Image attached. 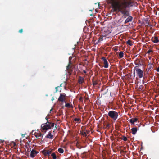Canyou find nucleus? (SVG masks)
I'll return each mask as SVG.
<instances>
[{
    "mask_svg": "<svg viewBox=\"0 0 159 159\" xmlns=\"http://www.w3.org/2000/svg\"><path fill=\"white\" fill-rule=\"evenodd\" d=\"M107 2L112 5V7L114 12L118 11L123 14V17L125 18L126 16H129V11L126 10L127 2H122L117 0H107Z\"/></svg>",
    "mask_w": 159,
    "mask_h": 159,
    "instance_id": "obj_1",
    "label": "nucleus"
},
{
    "mask_svg": "<svg viewBox=\"0 0 159 159\" xmlns=\"http://www.w3.org/2000/svg\"><path fill=\"white\" fill-rule=\"evenodd\" d=\"M108 116L114 121H115L118 117V113L114 111H110L108 113Z\"/></svg>",
    "mask_w": 159,
    "mask_h": 159,
    "instance_id": "obj_2",
    "label": "nucleus"
},
{
    "mask_svg": "<svg viewBox=\"0 0 159 159\" xmlns=\"http://www.w3.org/2000/svg\"><path fill=\"white\" fill-rule=\"evenodd\" d=\"M41 128L42 129V131L45 133L48 130L51 129V127L50 124L45 123L41 125Z\"/></svg>",
    "mask_w": 159,
    "mask_h": 159,
    "instance_id": "obj_3",
    "label": "nucleus"
},
{
    "mask_svg": "<svg viewBox=\"0 0 159 159\" xmlns=\"http://www.w3.org/2000/svg\"><path fill=\"white\" fill-rule=\"evenodd\" d=\"M66 95L65 94L61 93L60 96L58 99V101L60 102H66L65 98Z\"/></svg>",
    "mask_w": 159,
    "mask_h": 159,
    "instance_id": "obj_4",
    "label": "nucleus"
},
{
    "mask_svg": "<svg viewBox=\"0 0 159 159\" xmlns=\"http://www.w3.org/2000/svg\"><path fill=\"white\" fill-rule=\"evenodd\" d=\"M136 70L137 75L139 78H142L143 75V71L140 68L137 69Z\"/></svg>",
    "mask_w": 159,
    "mask_h": 159,
    "instance_id": "obj_5",
    "label": "nucleus"
},
{
    "mask_svg": "<svg viewBox=\"0 0 159 159\" xmlns=\"http://www.w3.org/2000/svg\"><path fill=\"white\" fill-rule=\"evenodd\" d=\"M101 59L103 61V64H104L103 66L104 67L106 68H108V62L106 58L105 57H102Z\"/></svg>",
    "mask_w": 159,
    "mask_h": 159,
    "instance_id": "obj_6",
    "label": "nucleus"
},
{
    "mask_svg": "<svg viewBox=\"0 0 159 159\" xmlns=\"http://www.w3.org/2000/svg\"><path fill=\"white\" fill-rule=\"evenodd\" d=\"M38 152L35 150L33 149L31 152L30 156L32 158H34L37 154Z\"/></svg>",
    "mask_w": 159,
    "mask_h": 159,
    "instance_id": "obj_7",
    "label": "nucleus"
},
{
    "mask_svg": "<svg viewBox=\"0 0 159 159\" xmlns=\"http://www.w3.org/2000/svg\"><path fill=\"white\" fill-rule=\"evenodd\" d=\"M72 67V64L71 62L69 63L68 65L66 66V69L68 70V72L70 73L71 72L72 70H70V69Z\"/></svg>",
    "mask_w": 159,
    "mask_h": 159,
    "instance_id": "obj_8",
    "label": "nucleus"
},
{
    "mask_svg": "<svg viewBox=\"0 0 159 159\" xmlns=\"http://www.w3.org/2000/svg\"><path fill=\"white\" fill-rule=\"evenodd\" d=\"M42 153L44 155V156L45 157L48 156L49 153H50V151L49 150H43L42 151Z\"/></svg>",
    "mask_w": 159,
    "mask_h": 159,
    "instance_id": "obj_9",
    "label": "nucleus"
},
{
    "mask_svg": "<svg viewBox=\"0 0 159 159\" xmlns=\"http://www.w3.org/2000/svg\"><path fill=\"white\" fill-rule=\"evenodd\" d=\"M133 19V17L131 16H129L126 19L124 22V24H126L127 23L131 21Z\"/></svg>",
    "mask_w": 159,
    "mask_h": 159,
    "instance_id": "obj_10",
    "label": "nucleus"
},
{
    "mask_svg": "<svg viewBox=\"0 0 159 159\" xmlns=\"http://www.w3.org/2000/svg\"><path fill=\"white\" fill-rule=\"evenodd\" d=\"M152 42L155 43H157L159 41L157 37H152Z\"/></svg>",
    "mask_w": 159,
    "mask_h": 159,
    "instance_id": "obj_11",
    "label": "nucleus"
},
{
    "mask_svg": "<svg viewBox=\"0 0 159 159\" xmlns=\"http://www.w3.org/2000/svg\"><path fill=\"white\" fill-rule=\"evenodd\" d=\"M43 134H42L41 133H37L34 134V136L38 139H40L41 138H42Z\"/></svg>",
    "mask_w": 159,
    "mask_h": 159,
    "instance_id": "obj_12",
    "label": "nucleus"
},
{
    "mask_svg": "<svg viewBox=\"0 0 159 159\" xmlns=\"http://www.w3.org/2000/svg\"><path fill=\"white\" fill-rule=\"evenodd\" d=\"M138 120V119L137 118H132L131 119L129 120V122L132 125H134V123L136 122Z\"/></svg>",
    "mask_w": 159,
    "mask_h": 159,
    "instance_id": "obj_13",
    "label": "nucleus"
},
{
    "mask_svg": "<svg viewBox=\"0 0 159 159\" xmlns=\"http://www.w3.org/2000/svg\"><path fill=\"white\" fill-rule=\"evenodd\" d=\"M84 78L81 76H79V79L78 80V82L80 84H82L84 82Z\"/></svg>",
    "mask_w": 159,
    "mask_h": 159,
    "instance_id": "obj_14",
    "label": "nucleus"
},
{
    "mask_svg": "<svg viewBox=\"0 0 159 159\" xmlns=\"http://www.w3.org/2000/svg\"><path fill=\"white\" fill-rule=\"evenodd\" d=\"M131 131L133 135H135L136 134L137 131V129L136 127L133 128L131 129Z\"/></svg>",
    "mask_w": 159,
    "mask_h": 159,
    "instance_id": "obj_15",
    "label": "nucleus"
},
{
    "mask_svg": "<svg viewBox=\"0 0 159 159\" xmlns=\"http://www.w3.org/2000/svg\"><path fill=\"white\" fill-rule=\"evenodd\" d=\"M66 104L65 106L67 108H73V107L72 105V104H70V103H66V102H65Z\"/></svg>",
    "mask_w": 159,
    "mask_h": 159,
    "instance_id": "obj_16",
    "label": "nucleus"
},
{
    "mask_svg": "<svg viewBox=\"0 0 159 159\" xmlns=\"http://www.w3.org/2000/svg\"><path fill=\"white\" fill-rule=\"evenodd\" d=\"M148 68L147 69V71H149V70L151 69L152 67V64L150 63L149 64H148Z\"/></svg>",
    "mask_w": 159,
    "mask_h": 159,
    "instance_id": "obj_17",
    "label": "nucleus"
},
{
    "mask_svg": "<svg viewBox=\"0 0 159 159\" xmlns=\"http://www.w3.org/2000/svg\"><path fill=\"white\" fill-rule=\"evenodd\" d=\"M46 138L52 139L53 138V136L51 134V133L49 132L48 134L46 136Z\"/></svg>",
    "mask_w": 159,
    "mask_h": 159,
    "instance_id": "obj_18",
    "label": "nucleus"
},
{
    "mask_svg": "<svg viewBox=\"0 0 159 159\" xmlns=\"http://www.w3.org/2000/svg\"><path fill=\"white\" fill-rule=\"evenodd\" d=\"M120 58H121L123 57L124 53L123 52H120L119 53Z\"/></svg>",
    "mask_w": 159,
    "mask_h": 159,
    "instance_id": "obj_19",
    "label": "nucleus"
},
{
    "mask_svg": "<svg viewBox=\"0 0 159 159\" xmlns=\"http://www.w3.org/2000/svg\"><path fill=\"white\" fill-rule=\"evenodd\" d=\"M126 43L127 44H128L130 46H132L133 45V43L130 40H128L127 42Z\"/></svg>",
    "mask_w": 159,
    "mask_h": 159,
    "instance_id": "obj_20",
    "label": "nucleus"
},
{
    "mask_svg": "<svg viewBox=\"0 0 159 159\" xmlns=\"http://www.w3.org/2000/svg\"><path fill=\"white\" fill-rule=\"evenodd\" d=\"M51 156L52 157L53 159H56L57 158L56 155L55 153H53L51 154Z\"/></svg>",
    "mask_w": 159,
    "mask_h": 159,
    "instance_id": "obj_21",
    "label": "nucleus"
},
{
    "mask_svg": "<svg viewBox=\"0 0 159 159\" xmlns=\"http://www.w3.org/2000/svg\"><path fill=\"white\" fill-rule=\"evenodd\" d=\"M92 84L93 86L96 85L98 83L96 81L93 80V79L92 80Z\"/></svg>",
    "mask_w": 159,
    "mask_h": 159,
    "instance_id": "obj_22",
    "label": "nucleus"
},
{
    "mask_svg": "<svg viewBox=\"0 0 159 159\" xmlns=\"http://www.w3.org/2000/svg\"><path fill=\"white\" fill-rule=\"evenodd\" d=\"M74 120L75 121L77 122L78 123H80L81 121L80 119V118H76L74 119Z\"/></svg>",
    "mask_w": 159,
    "mask_h": 159,
    "instance_id": "obj_23",
    "label": "nucleus"
},
{
    "mask_svg": "<svg viewBox=\"0 0 159 159\" xmlns=\"http://www.w3.org/2000/svg\"><path fill=\"white\" fill-rule=\"evenodd\" d=\"M58 151L59 153H62L64 152V150L62 148H59L58 149Z\"/></svg>",
    "mask_w": 159,
    "mask_h": 159,
    "instance_id": "obj_24",
    "label": "nucleus"
},
{
    "mask_svg": "<svg viewBox=\"0 0 159 159\" xmlns=\"http://www.w3.org/2000/svg\"><path fill=\"white\" fill-rule=\"evenodd\" d=\"M81 134L84 136L85 137L87 136V134H86V132L85 131H83V130L81 131Z\"/></svg>",
    "mask_w": 159,
    "mask_h": 159,
    "instance_id": "obj_25",
    "label": "nucleus"
},
{
    "mask_svg": "<svg viewBox=\"0 0 159 159\" xmlns=\"http://www.w3.org/2000/svg\"><path fill=\"white\" fill-rule=\"evenodd\" d=\"M45 119L47 121L46 123H48L49 124H50L51 123V122L49 121L48 118L47 117H45Z\"/></svg>",
    "mask_w": 159,
    "mask_h": 159,
    "instance_id": "obj_26",
    "label": "nucleus"
},
{
    "mask_svg": "<svg viewBox=\"0 0 159 159\" xmlns=\"http://www.w3.org/2000/svg\"><path fill=\"white\" fill-rule=\"evenodd\" d=\"M122 139L125 141H126L127 140V139L126 137L123 136Z\"/></svg>",
    "mask_w": 159,
    "mask_h": 159,
    "instance_id": "obj_27",
    "label": "nucleus"
},
{
    "mask_svg": "<svg viewBox=\"0 0 159 159\" xmlns=\"http://www.w3.org/2000/svg\"><path fill=\"white\" fill-rule=\"evenodd\" d=\"M153 51H152V50H148L147 52V53H148V54H149L150 53V52H152Z\"/></svg>",
    "mask_w": 159,
    "mask_h": 159,
    "instance_id": "obj_28",
    "label": "nucleus"
},
{
    "mask_svg": "<svg viewBox=\"0 0 159 159\" xmlns=\"http://www.w3.org/2000/svg\"><path fill=\"white\" fill-rule=\"evenodd\" d=\"M49 151H50V153H49L48 154V156L49 157L50 154H51V153L52 152V149H51V150H49Z\"/></svg>",
    "mask_w": 159,
    "mask_h": 159,
    "instance_id": "obj_29",
    "label": "nucleus"
},
{
    "mask_svg": "<svg viewBox=\"0 0 159 159\" xmlns=\"http://www.w3.org/2000/svg\"><path fill=\"white\" fill-rule=\"evenodd\" d=\"M23 32V29H20L19 31V32L20 33H22Z\"/></svg>",
    "mask_w": 159,
    "mask_h": 159,
    "instance_id": "obj_30",
    "label": "nucleus"
},
{
    "mask_svg": "<svg viewBox=\"0 0 159 159\" xmlns=\"http://www.w3.org/2000/svg\"><path fill=\"white\" fill-rule=\"evenodd\" d=\"M72 57H69V62L70 63V62H71V59H72Z\"/></svg>",
    "mask_w": 159,
    "mask_h": 159,
    "instance_id": "obj_31",
    "label": "nucleus"
},
{
    "mask_svg": "<svg viewBox=\"0 0 159 159\" xmlns=\"http://www.w3.org/2000/svg\"><path fill=\"white\" fill-rule=\"evenodd\" d=\"M50 124H51V126L52 127H53L54 125V123H51H51Z\"/></svg>",
    "mask_w": 159,
    "mask_h": 159,
    "instance_id": "obj_32",
    "label": "nucleus"
},
{
    "mask_svg": "<svg viewBox=\"0 0 159 159\" xmlns=\"http://www.w3.org/2000/svg\"><path fill=\"white\" fill-rule=\"evenodd\" d=\"M137 66H136V67H135L134 68V74H135V70L136 69H136V68H137Z\"/></svg>",
    "mask_w": 159,
    "mask_h": 159,
    "instance_id": "obj_33",
    "label": "nucleus"
},
{
    "mask_svg": "<svg viewBox=\"0 0 159 159\" xmlns=\"http://www.w3.org/2000/svg\"><path fill=\"white\" fill-rule=\"evenodd\" d=\"M99 40L101 41L102 40V38L101 37H100L99 38Z\"/></svg>",
    "mask_w": 159,
    "mask_h": 159,
    "instance_id": "obj_34",
    "label": "nucleus"
},
{
    "mask_svg": "<svg viewBox=\"0 0 159 159\" xmlns=\"http://www.w3.org/2000/svg\"><path fill=\"white\" fill-rule=\"evenodd\" d=\"M157 72H159V67H158L156 70Z\"/></svg>",
    "mask_w": 159,
    "mask_h": 159,
    "instance_id": "obj_35",
    "label": "nucleus"
},
{
    "mask_svg": "<svg viewBox=\"0 0 159 159\" xmlns=\"http://www.w3.org/2000/svg\"><path fill=\"white\" fill-rule=\"evenodd\" d=\"M31 148H30V149L28 148L27 149V151H28V152L30 151H31Z\"/></svg>",
    "mask_w": 159,
    "mask_h": 159,
    "instance_id": "obj_36",
    "label": "nucleus"
},
{
    "mask_svg": "<svg viewBox=\"0 0 159 159\" xmlns=\"http://www.w3.org/2000/svg\"><path fill=\"white\" fill-rule=\"evenodd\" d=\"M57 124H55V127L56 128V129H57Z\"/></svg>",
    "mask_w": 159,
    "mask_h": 159,
    "instance_id": "obj_37",
    "label": "nucleus"
},
{
    "mask_svg": "<svg viewBox=\"0 0 159 159\" xmlns=\"http://www.w3.org/2000/svg\"><path fill=\"white\" fill-rule=\"evenodd\" d=\"M63 102H61V103H60V104L61 105H62L63 104Z\"/></svg>",
    "mask_w": 159,
    "mask_h": 159,
    "instance_id": "obj_38",
    "label": "nucleus"
},
{
    "mask_svg": "<svg viewBox=\"0 0 159 159\" xmlns=\"http://www.w3.org/2000/svg\"><path fill=\"white\" fill-rule=\"evenodd\" d=\"M83 72L84 73H86V71L85 70H83Z\"/></svg>",
    "mask_w": 159,
    "mask_h": 159,
    "instance_id": "obj_39",
    "label": "nucleus"
},
{
    "mask_svg": "<svg viewBox=\"0 0 159 159\" xmlns=\"http://www.w3.org/2000/svg\"><path fill=\"white\" fill-rule=\"evenodd\" d=\"M94 9L93 8V9L90 10L89 11H92Z\"/></svg>",
    "mask_w": 159,
    "mask_h": 159,
    "instance_id": "obj_40",
    "label": "nucleus"
},
{
    "mask_svg": "<svg viewBox=\"0 0 159 159\" xmlns=\"http://www.w3.org/2000/svg\"><path fill=\"white\" fill-rule=\"evenodd\" d=\"M52 108L50 110V112L52 111Z\"/></svg>",
    "mask_w": 159,
    "mask_h": 159,
    "instance_id": "obj_41",
    "label": "nucleus"
},
{
    "mask_svg": "<svg viewBox=\"0 0 159 159\" xmlns=\"http://www.w3.org/2000/svg\"><path fill=\"white\" fill-rule=\"evenodd\" d=\"M55 89H56V90L57 91V87H56L55 88Z\"/></svg>",
    "mask_w": 159,
    "mask_h": 159,
    "instance_id": "obj_42",
    "label": "nucleus"
},
{
    "mask_svg": "<svg viewBox=\"0 0 159 159\" xmlns=\"http://www.w3.org/2000/svg\"><path fill=\"white\" fill-rule=\"evenodd\" d=\"M92 15H92V14H91L90 15V16H92Z\"/></svg>",
    "mask_w": 159,
    "mask_h": 159,
    "instance_id": "obj_43",
    "label": "nucleus"
},
{
    "mask_svg": "<svg viewBox=\"0 0 159 159\" xmlns=\"http://www.w3.org/2000/svg\"><path fill=\"white\" fill-rule=\"evenodd\" d=\"M26 148H27V146H26Z\"/></svg>",
    "mask_w": 159,
    "mask_h": 159,
    "instance_id": "obj_44",
    "label": "nucleus"
},
{
    "mask_svg": "<svg viewBox=\"0 0 159 159\" xmlns=\"http://www.w3.org/2000/svg\"><path fill=\"white\" fill-rule=\"evenodd\" d=\"M124 1H126V0H123Z\"/></svg>",
    "mask_w": 159,
    "mask_h": 159,
    "instance_id": "obj_45",
    "label": "nucleus"
}]
</instances>
